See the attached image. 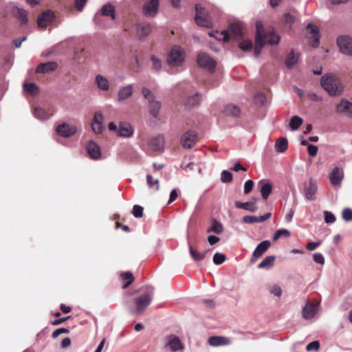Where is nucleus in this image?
I'll return each instance as SVG.
<instances>
[{
	"label": "nucleus",
	"mask_w": 352,
	"mask_h": 352,
	"mask_svg": "<svg viewBox=\"0 0 352 352\" xmlns=\"http://www.w3.org/2000/svg\"><path fill=\"white\" fill-rule=\"evenodd\" d=\"M256 34L255 37L254 55L256 57H258L265 43H268L271 45H278L280 36L274 29L268 30L266 32L263 34L261 31L263 25L260 21L256 22Z\"/></svg>",
	"instance_id": "1"
},
{
	"label": "nucleus",
	"mask_w": 352,
	"mask_h": 352,
	"mask_svg": "<svg viewBox=\"0 0 352 352\" xmlns=\"http://www.w3.org/2000/svg\"><path fill=\"white\" fill-rule=\"evenodd\" d=\"M321 87L331 96H340L344 87L340 78L332 73L324 74L320 79Z\"/></svg>",
	"instance_id": "2"
},
{
	"label": "nucleus",
	"mask_w": 352,
	"mask_h": 352,
	"mask_svg": "<svg viewBox=\"0 0 352 352\" xmlns=\"http://www.w3.org/2000/svg\"><path fill=\"white\" fill-rule=\"evenodd\" d=\"M142 94L148 101L149 114L154 118H157L161 109V102L155 100L154 94L146 87L142 88Z\"/></svg>",
	"instance_id": "3"
},
{
	"label": "nucleus",
	"mask_w": 352,
	"mask_h": 352,
	"mask_svg": "<svg viewBox=\"0 0 352 352\" xmlns=\"http://www.w3.org/2000/svg\"><path fill=\"white\" fill-rule=\"evenodd\" d=\"M185 60V52L179 45H174L167 57V63L169 66H180Z\"/></svg>",
	"instance_id": "4"
},
{
	"label": "nucleus",
	"mask_w": 352,
	"mask_h": 352,
	"mask_svg": "<svg viewBox=\"0 0 352 352\" xmlns=\"http://www.w3.org/2000/svg\"><path fill=\"white\" fill-rule=\"evenodd\" d=\"M153 296V288L150 287L147 292L142 294L135 299L136 309L131 311L132 314H137L144 311L151 302Z\"/></svg>",
	"instance_id": "5"
},
{
	"label": "nucleus",
	"mask_w": 352,
	"mask_h": 352,
	"mask_svg": "<svg viewBox=\"0 0 352 352\" xmlns=\"http://www.w3.org/2000/svg\"><path fill=\"white\" fill-rule=\"evenodd\" d=\"M195 10L196 15L195 19L197 24L199 26L210 27L212 23L208 10L202 8L199 4L195 5Z\"/></svg>",
	"instance_id": "6"
},
{
	"label": "nucleus",
	"mask_w": 352,
	"mask_h": 352,
	"mask_svg": "<svg viewBox=\"0 0 352 352\" xmlns=\"http://www.w3.org/2000/svg\"><path fill=\"white\" fill-rule=\"evenodd\" d=\"M336 43L342 54L352 56V37L349 35H340L337 38Z\"/></svg>",
	"instance_id": "7"
},
{
	"label": "nucleus",
	"mask_w": 352,
	"mask_h": 352,
	"mask_svg": "<svg viewBox=\"0 0 352 352\" xmlns=\"http://www.w3.org/2000/svg\"><path fill=\"white\" fill-rule=\"evenodd\" d=\"M221 36H223V40L224 41L230 38L235 40L240 39L242 37V28L239 24L231 23L228 26V30L223 31Z\"/></svg>",
	"instance_id": "8"
},
{
	"label": "nucleus",
	"mask_w": 352,
	"mask_h": 352,
	"mask_svg": "<svg viewBox=\"0 0 352 352\" xmlns=\"http://www.w3.org/2000/svg\"><path fill=\"white\" fill-rule=\"evenodd\" d=\"M197 64L201 68L214 72L217 65L216 61L206 53H201L197 56Z\"/></svg>",
	"instance_id": "9"
},
{
	"label": "nucleus",
	"mask_w": 352,
	"mask_h": 352,
	"mask_svg": "<svg viewBox=\"0 0 352 352\" xmlns=\"http://www.w3.org/2000/svg\"><path fill=\"white\" fill-rule=\"evenodd\" d=\"M197 140V133L195 131L190 130L182 135L180 142L184 148H190L195 145Z\"/></svg>",
	"instance_id": "10"
},
{
	"label": "nucleus",
	"mask_w": 352,
	"mask_h": 352,
	"mask_svg": "<svg viewBox=\"0 0 352 352\" xmlns=\"http://www.w3.org/2000/svg\"><path fill=\"white\" fill-rule=\"evenodd\" d=\"M166 348H168L173 352L183 351L184 344L180 338L175 335H170L167 338V342L165 344Z\"/></svg>",
	"instance_id": "11"
},
{
	"label": "nucleus",
	"mask_w": 352,
	"mask_h": 352,
	"mask_svg": "<svg viewBox=\"0 0 352 352\" xmlns=\"http://www.w3.org/2000/svg\"><path fill=\"white\" fill-rule=\"evenodd\" d=\"M308 38L310 39V43L313 47H318L320 43L319 29L313 23H309L307 25Z\"/></svg>",
	"instance_id": "12"
},
{
	"label": "nucleus",
	"mask_w": 352,
	"mask_h": 352,
	"mask_svg": "<svg viewBox=\"0 0 352 352\" xmlns=\"http://www.w3.org/2000/svg\"><path fill=\"white\" fill-rule=\"evenodd\" d=\"M76 131L75 126L69 125L67 123L60 124L56 128V133L63 138L71 137L76 133Z\"/></svg>",
	"instance_id": "13"
},
{
	"label": "nucleus",
	"mask_w": 352,
	"mask_h": 352,
	"mask_svg": "<svg viewBox=\"0 0 352 352\" xmlns=\"http://www.w3.org/2000/svg\"><path fill=\"white\" fill-rule=\"evenodd\" d=\"M318 191L317 181L313 178H310L308 186L305 188V197L309 201H314L316 199V192Z\"/></svg>",
	"instance_id": "14"
},
{
	"label": "nucleus",
	"mask_w": 352,
	"mask_h": 352,
	"mask_svg": "<svg viewBox=\"0 0 352 352\" xmlns=\"http://www.w3.org/2000/svg\"><path fill=\"white\" fill-rule=\"evenodd\" d=\"M336 111L352 118V102L347 100L342 99L336 107Z\"/></svg>",
	"instance_id": "15"
},
{
	"label": "nucleus",
	"mask_w": 352,
	"mask_h": 352,
	"mask_svg": "<svg viewBox=\"0 0 352 352\" xmlns=\"http://www.w3.org/2000/svg\"><path fill=\"white\" fill-rule=\"evenodd\" d=\"M271 242L268 240L263 241L260 243L252 253L251 262H255L259 257H261L264 252L270 247Z\"/></svg>",
	"instance_id": "16"
},
{
	"label": "nucleus",
	"mask_w": 352,
	"mask_h": 352,
	"mask_svg": "<svg viewBox=\"0 0 352 352\" xmlns=\"http://www.w3.org/2000/svg\"><path fill=\"white\" fill-rule=\"evenodd\" d=\"M151 30V25L148 22H142L136 25V36L140 39L146 38Z\"/></svg>",
	"instance_id": "17"
},
{
	"label": "nucleus",
	"mask_w": 352,
	"mask_h": 352,
	"mask_svg": "<svg viewBox=\"0 0 352 352\" xmlns=\"http://www.w3.org/2000/svg\"><path fill=\"white\" fill-rule=\"evenodd\" d=\"M344 178V171L342 169L336 167L332 169L329 174V180L331 184L337 186H339Z\"/></svg>",
	"instance_id": "18"
},
{
	"label": "nucleus",
	"mask_w": 352,
	"mask_h": 352,
	"mask_svg": "<svg viewBox=\"0 0 352 352\" xmlns=\"http://www.w3.org/2000/svg\"><path fill=\"white\" fill-rule=\"evenodd\" d=\"M58 67V64L56 62L50 61L41 63L36 69V72L38 74H49L55 71Z\"/></svg>",
	"instance_id": "19"
},
{
	"label": "nucleus",
	"mask_w": 352,
	"mask_h": 352,
	"mask_svg": "<svg viewBox=\"0 0 352 352\" xmlns=\"http://www.w3.org/2000/svg\"><path fill=\"white\" fill-rule=\"evenodd\" d=\"M159 8V0H151L148 3H145L143 8V11L145 15L154 16Z\"/></svg>",
	"instance_id": "20"
},
{
	"label": "nucleus",
	"mask_w": 352,
	"mask_h": 352,
	"mask_svg": "<svg viewBox=\"0 0 352 352\" xmlns=\"http://www.w3.org/2000/svg\"><path fill=\"white\" fill-rule=\"evenodd\" d=\"M318 311V306L313 303H306L302 310V317L305 319H311L315 316Z\"/></svg>",
	"instance_id": "21"
},
{
	"label": "nucleus",
	"mask_w": 352,
	"mask_h": 352,
	"mask_svg": "<svg viewBox=\"0 0 352 352\" xmlns=\"http://www.w3.org/2000/svg\"><path fill=\"white\" fill-rule=\"evenodd\" d=\"M188 249L192 259L196 263L203 261L207 253L210 251V250L199 251L197 248H193L190 243H188Z\"/></svg>",
	"instance_id": "22"
},
{
	"label": "nucleus",
	"mask_w": 352,
	"mask_h": 352,
	"mask_svg": "<svg viewBox=\"0 0 352 352\" xmlns=\"http://www.w3.org/2000/svg\"><path fill=\"white\" fill-rule=\"evenodd\" d=\"M133 134V129L130 124L120 122L117 130V135L123 138H129Z\"/></svg>",
	"instance_id": "23"
},
{
	"label": "nucleus",
	"mask_w": 352,
	"mask_h": 352,
	"mask_svg": "<svg viewBox=\"0 0 352 352\" xmlns=\"http://www.w3.org/2000/svg\"><path fill=\"white\" fill-rule=\"evenodd\" d=\"M133 92V87L132 84H129L121 87L118 93V100L124 101L129 98Z\"/></svg>",
	"instance_id": "24"
},
{
	"label": "nucleus",
	"mask_w": 352,
	"mask_h": 352,
	"mask_svg": "<svg viewBox=\"0 0 352 352\" xmlns=\"http://www.w3.org/2000/svg\"><path fill=\"white\" fill-rule=\"evenodd\" d=\"M87 151L90 157L93 160H98L101 157V151L98 145L91 141L87 144Z\"/></svg>",
	"instance_id": "25"
},
{
	"label": "nucleus",
	"mask_w": 352,
	"mask_h": 352,
	"mask_svg": "<svg viewBox=\"0 0 352 352\" xmlns=\"http://www.w3.org/2000/svg\"><path fill=\"white\" fill-rule=\"evenodd\" d=\"M208 344L212 346L229 345L231 343L230 338L224 336H211L208 340Z\"/></svg>",
	"instance_id": "26"
},
{
	"label": "nucleus",
	"mask_w": 352,
	"mask_h": 352,
	"mask_svg": "<svg viewBox=\"0 0 352 352\" xmlns=\"http://www.w3.org/2000/svg\"><path fill=\"white\" fill-rule=\"evenodd\" d=\"M149 147L153 151H160L163 150L164 146V138L162 135H157L152 138L148 143Z\"/></svg>",
	"instance_id": "27"
},
{
	"label": "nucleus",
	"mask_w": 352,
	"mask_h": 352,
	"mask_svg": "<svg viewBox=\"0 0 352 352\" xmlns=\"http://www.w3.org/2000/svg\"><path fill=\"white\" fill-rule=\"evenodd\" d=\"M271 216H272L271 212H267V213L265 214L264 215H261L259 217L247 215V216L243 217V221L245 223H248V224H252V223H261V222H263V221L267 220L268 219H270L271 217Z\"/></svg>",
	"instance_id": "28"
},
{
	"label": "nucleus",
	"mask_w": 352,
	"mask_h": 352,
	"mask_svg": "<svg viewBox=\"0 0 352 352\" xmlns=\"http://www.w3.org/2000/svg\"><path fill=\"white\" fill-rule=\"evenodd\" d=\"M53 13L47 10L43 12L37 19V23L39 27L45 28L47 25L48 22L51 21L53 19Z\"/></svg>",
	"instance_id": "29"
},
{
	"label": "nucleus",
	"mask_w": 352,
	"mask_h": 352,
	"mask_svg": "<svg viewBox=\"0 0 352 352\" xmlns=\"http://www.w3.org/2000/svg\"><path fill=\"white\" fill-rule=\"evenodd\" d=\"M258 185L261 187V193L263 199H267L272 192V186L269 182L260 180Z\"/></svg>",
	"instance_id": "30"
},
{
	"label": "nucleus",
	"mask_w": 352,
	"mask_h": 352,
	"mask_svg": "<svg viewBox=\"0 0 352 352\" xmlns=\"http://www.w3.org/2000/svg\"><path fill=\"white\" fill-rule=\"evenodd\" d=\"M299 54L294 50L287 55L285 58V65L287 68L292 69L298 63Z\"/></svg>",
	"instance_id": "31"
},
{
	"label": "nucleus",
	"mask_w": 352,
	"mask_h": 352,
	"mask_svg": "<svg viewBox=\"0 0 352 352\" xmlns=\"http://www.w3.org/2000/svg\"><path fill=\"white\" fill-rule=\"evenodd\" d=\"M33 115L35 118L41 120H48L52 115V113H48L39 107H34L32 109Z\"/></svg>",
	"instance_id": "32"
},
{
	"label": "nucleus",
	"mask_w": 352,
	"mask_h": 352,
	"mask_svg": "<svg viewBox=\"0 0 352 352\" xmlns=\"http://www.w3.org/2000/svg\"><path fill=\"white\" fill-rule=\"evenodd\" d=\"M96 83L99 89L102 91H107L109 89V82L106 77L98 74L96 76Z\"/></svg>",
	"instance_id": "33"
},
{
	"label": "nucleus",
	"mask_w": 352,
	"mask_h": 352,
	"mask_svg": "<svg viewBox=\"0 0 352 352\" xmlns=\"http://www.w3.org/2000/svg\"><path fill=\"white\" fill-rule=\"evenodd\" d=\"M223 231V226L222 223L214 219L212 220L210 227L207 230L208 232H214L217 234H220Z\"/></svg>",
	"instance_id": "34"
},
{
	"label": "nucleus",
	"mask_w": 352,
	"mask_h": 352,
	"mask_svg": "<svg viewBox=\"0 0 352 352\" xmlns=\"http://www.w3.org/2000/svg\"><path fill=\"white\" fill-rule=\"evenodd\" d=\"M14 14L22 24H26L28 23V12L25 10L20 8H16V9L14 10Z\"/></svg>",
	"instance_id": "35"
},
{
	"label": "nucleus",
	"mask_w": 352,
	"mask_h": 352,
	"mask_svg": "<svg viewBox=\"0 0 352 352\" xmlns=\"http://www.w3.org/2000/svg\"><path fill=\"white\" fill-rule=\"evenodd\" d=\"M101 14L103 16H110L112 19H116V9L111 4L104 5L101 9Z\"/></svg>",
	"instance_id": "36"
},
{
	"label": "nucleus",
	"mask_w": 352,
	"mask_h": 352,
	"mask_svg": "<svg viewBox=\"0 0 352 352\" xmlns=\"http://www.w3.org/2000/svg\"><path fill=\"white\" fill-rule=\"evenodd\" d=\"M234 205L235 207L237 208L243 209L252 212H256L258 209L256 206H253V204H250V201L243 203L238 201H235Z\"/></svg>",
	"instance_id": "37"
},
{
	"label": "nucleus",
	"mask_w": 352,
	"mask_h": 352,
	"mask_svg": "<svg viewBox=\"0 0 352 352\" xmlns=\"http://www.w3.org/2000/svg\"><path fill=\"white\" fill-rule=\"evenodd\" d=\"M276 257L274 256H266L258 265L259 269H270L274 264Z\"/></svg>",
	"instance_id": "38"
},
{
	"label": "nucleus",
	"mask_w": 352,
	"mask_h": 352,
	"mask_svg": "<svg viewBox=\"0 0 352 352\" xmlns=\"http://www.w3.org/2000/svg\"><path fill=\"white\" fill-rule=\"evenodd\" d=\"M288 147V142L287 138H279L275 144V149L277 152L283 153Z\"/></svg>",
	"instance_id": "39"
},
{
	"label": "nucleus",
	"mask_w": 352,
	"mask_h": 352,
	"mask_svg": "<svg viewBox=\"0 0 352 352\" xmlns=\"http://www.w3.org/2000/svg\"><path fill=\"white\" fill-rule=\"evenodd\" d=\"M223 112L228 116H237L239 115L241 111L236 105L230 104L225 107Z\"/></svg>",
	"instance_id": "40"
},
{
	"label": "nucleus",
	"mask_w": 352,
	"mask_h": 352,
	"mask_svg": "<svg viewBox=\"0 0 352 352\" xmlns=\"http://www.w3.org/2000/svg\"><path fill=\"white\" fill-rule=\"evenodd\" d=\"M121 278L124 283L123 284V288H127L134 280V276L130 272H126L121 274Z\"/></svg>",
	"instance_id": "41"
},
{
	"label": "nucleus",
	"mask_w": 352,
	"mask_h": 352,
	"mask_svg": "<svg viewBox=\"0 0 352 352\" xmlns=\"http://www.w3.org/2000/svg\"><path fill=\"white\" fill-rule=\"evenodd\" d=\"M303 120L298 116H292L289 122V127L291 130H297L302 124Z\"/></svg>",
	"instance_id": "42"
},
{
	"label": "nucleus",
	"mask_w": 352,
	"mask_h": 352,
	"mask_svg": "<svg viewBox=\"0 0 352 352\" xmlns=\"http://www.w3.org/2000/svg\"><path fill=\"white\" fill-rule=\"evenodd\" d=\"M201 100V95L199 93H196L190 96L187 100L186 105L189 107H192L198 104Z\"/></svg>",
	"instance_id": "43"
},
{
	"label": "nucleus",
	"mask_w": 352,
	"mask_h": 352,
	"mask_svg": "<svg viewBox=\"0 0 352 352\" xmlns=\"http://www.w3.org/2000/svg\"><path fill=\"white\" fill-rule=\"evenodd\" d=\"M23 89L26 92L32 95L36 94L38 91V86L34 82L24 83Z\"/></svg>",
	"instance_id": "44"
},
{
	"label": "nucleus",
	"mask_w": 352,
	"mask_h": 352,
	"mask_svg": "<svg viewBox=\"0 0 352 352\" xmlns=\"http://www.w3.org/2000/svg\"><path fill=\"white\" fill-rule=\"evenodd\" d=\"M252 47V42L249 40H243L239 43V47L243 52H250Z\"/></svg>",
	"instance_id": "45"
},
{
	"label": "nucleus",
	"mask_w": 352,
	"mask_h": 352,
	"mask_svg": "<svg viewBox=\"0 0 352 352\" xmlns=\"http://www.w3.org/2000/svg\"><path fill=\"white\" fill-rule=\"evenodd\" d=\"M151 60L153 63L152 69L155 72H158L162 67V63L160 58H157L154 55H152L151 57Z\"/></svg>",
	"instance_id": "46"
},
{
	"label": "nucleus",
	"mask_w": 352,
	"mask_h": 352,
	"mask_svg": "<svg viewBox=\"0 0 352 352\" xmlns=\"http://www.w3.org/2000/svg\"><path fill=\"white\" fill-rule=\"evenodd\" d=\"M290 236V232L287 229H280L276 231L273 236V241H277L281 236L289 237Z\"/></svg>",
	"instance_id": "47"
},
{
	"label": "nucleus",
	"mask_w": 352,
	"mask_h": 352,
	"mask_svg": "<svg viewBox=\"0 0 352 352\" xmlns=\"http://www.w3.org/2000/svg\"><path fill=\"white\" fill-rule=\"evenodd\" d=\"M146 182L149 188H154L156 190L159 189V180L157 179H153L151 175H146Z\"/></svg>",
	"instance_id": "48"
},
{
	"label": "nucleus",
	"mask_w": 352,
	"mask_h": 352,
	"mask_svg": "<svg viewBox=\"0 0 352 352\" xmlns=\"http://www.w3.org/2000/svg\"><path fill=\"white\" fill-rule=\"evenodd\" d=\"M324 222L327 224L333 223L336 218L335 215L329 211L325 210L323 212Z\"/></svg>",
	"instance_id": "49"
},
{
	"label": "nucleus",
	"mask_w": 352,
	"mask_h": 352,
	"mask_svg": "<svg viewBox=\"0 0 352 352\" xmlns=\"http://www.w3.org/2000/svg\"><path fill=\"white\" fill-rule=\"evenodd\" d=\"M254 100L257 104L263 106L265 104L267 99L262 92H258L254 95Z\"/></svg>",
	"instance_id": "50"
},
{
	"label": "nucleus",
	"mask_w": 352,
	"mask_h": 352,
	"mask_svg": "<svg viewBox=\"0 0 352 352\" xmlns=\"http://www.w3.org/2000/svg\"><path fill=\"white\" fill-rule=\"evenodd\" d=\"M232 174L231 172L224 170L221 172V179L223 183H230L232 181Z\"/></svg>",
	"instance_id": "51"
},
{
	"label": "nucleus",
	"mask_w": 352,
	"mask_h": 352,
	"mask_svg": "<svg viewBox=\"0 0 352 352\" xmlns=\"http://www.w3.org/2000/svg\"><path fill=\"white\" fill-rule=\"evenodd\" d=\"M226 256L223 253H215L213 256V262L215 265H221L226 261Z\"/></svg>",
	"instance_id": "52"
},
{
	"label": "nucleus",
	"mask_w": 352,
	"mask_h": 352,
	"mask_svg": "<svg viewBox=\"0 0 352 352\" xmlns=\"http://www.w3.org/2000/svg\"><path fill=\"white\" fill-rule=\"evenodd\" d=\"M342 217L345 221H351L352 220V210L349 208H345L342 212Z\"/></svg>",
	"instance_id": "53"
},
{
	"label": "nucleus",
	"mask_w": 352,
	"mask_h": 352,
	"mask_svg": "<svg viewBox=\"0 0 352 352\" xmlns=\"http://www.w3.org/2000/svg\"><path fill=\"white\" fill-rule=\"evenodd\" d=\"M270 292L276 297H280L282 295V289L280 286L275 285L270 287Z\"/></svg>",
	"instance_id": "54"
},
{
	"label": "nucleus",
	"mask_w": 352,
	"mask_h": 352,
	"mask_svg": "<svg viewBox=\"0 0 352 352\" xmlns=\"http://www.w3.org/2000/svg\"><path fill=\"white\" fill-rule=\"evenodd\" d=\"M143 207L139 205H135L133 208V214L136 218H140L143 215Z\"/></svg>",
	"instance_id": "55"
},
{
	"label": "nucleus",
	"mask_w": 352,
	"mask_h": 352,
	"mask_svg": "<svg viewBox=\"0 0 352 352\" xmlns=\"http://www.w3.org/2000/svg\"><path fill=\"white\" fill-rule=\"evenodd\" d=\"M319 348H320V343L318 341L311 342L306 346V349L308 351H318L319 349Z\"/></svg>",
	"instance_id": "56"
},
{
	"label": "nucleus",
	"mask_w": 352,
	"mask_h": 352,
	"mask_svg": "<svg viewBox=\"0 0 352 352\" xmlns=\"http://www.w3.org/2000/svg\"><path fill=\"white\" fill-rule=\"evenodd\" d=\"M254 182L252 179H248L245 182L244 185V193L245 195L250 193L253 188Z\"/></svg>",
	"instance_id": "57"
},
{
	"label": "nucleus",
	"mask_w": 352,
	"mask_h": 352,
	"mask_svg": "<svg viewBox=\"0 0 352 352\" xmlns=\"http://www.w3.org/2000/svg\"><path fill=\"white\" fill-rule=\"evenodd\" d=\"M318 147L314 144H308L307 145V151L310 156L314 157L317 155L318 153Z\"/></svg>",
	"instance_id": "58"
},
{
	"label": "nucleus",
	"mask_w": 352,
	"mask_h": 352,
	"mask_svg": "<svg viewBox=\"0 0 352 352\" xmlns=\"http://www.w3.org/2000/svg\"><path fill=\"white\" fill-rule=\"evenodd\" d=\"M284 21H285V24L289 26V28H291L292 23L294 21V16L289 13H287L285 14Z\"/></svg>",
	"instance_id": "59"
},
{
	"label": "nucleus",
	"mask_w": 352,
	"mask_h": 352,
	"mask_svg": "<svg viewBox=\"0 0 352 352\" xmlns=\"http://www.w3.org/2000/svg\"><path fill=\"white\" fill-rule=\"evenodd\" d=\"M92 130L96 133H101L103 131V124L101 123H91Z\"/></svg>",
	"instance_id": "60"
},
{
	"label": "nucleus",
	"mask_w": 352,
	"mask_h": 352,
	"mask_svg": "<svg viewBox=\"0 0 352 352\" xmlns=\"http://www.w3.org/2000/svg\"><path fill=\"white\" fill-rule=\"evenodd\" d=\"M314 260L316 263L323 265L324 263V258L321 253H315L314 254Z\"/></svg>",
	"instance_id": "61"
},
{
	"label": "nucleus",
	"mask_w": 352,
	"mask_h": 352,
	"mask_svg": "<svg viewBox=\"0 0 352 352\" xmlns=\"http://www.w3.org/2000/svg\"><path fill=\"white\" fill-rule=\"evenodd\" d=\"M69 333V329L64 327L59 328L53 331L52 336L53 338H56L61 333Z\"/></svg>",
	"instance_id": "62"
},
{
	"label": "nucleus",
	"mask_w": 352,
	"mask_h": 352,
	"mask_svg": "<svg viewBox=\"0 0 352 352\" xmlns=\"http://www.w3.org/2000/svg\"><path fill=\"white\" fill-rule=\"evenodd\" d=\"M87 0H75V6L78 11L81 12Z\"/></svg>",
	"instance_id": "63"
},
{
	"label": "nucleus",
	"mask_w": 352,
	"mask_h": 352,
	"mask_svg": "<svg viewBox=\"0 0 352 352\" xmlns=\"http://www.w3.org/2000/svg\"><path fill=\"white\" fill-rule=\"evenodd\" d=\"M27 39V36H24L22 37L16 38L12 41L13 44L16 48H19L21 47V43L23 41H25Z\"/></svg>",
	"instance_id": "64"
}]
</instances>
